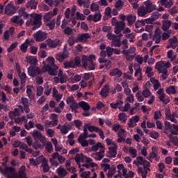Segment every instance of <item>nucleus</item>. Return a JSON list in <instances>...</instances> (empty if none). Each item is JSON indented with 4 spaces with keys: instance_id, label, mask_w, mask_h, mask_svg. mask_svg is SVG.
I'll return each mask as SVG.
<instances>
[{
    "instance_id": "ddd939ff",
    "label": "nucleus",
    "mask_w": 178,
    "mask_h": 178,
    "mask_svg": "<svg viewBox=\"0 0 178 178\" xmlns=\"http://www.w3.org/2000/svg\"><path fill=\"white\" fill-rule=\"evenodd\" d=\"M46 41L49 48H56V47H60L62 45V42L59 39H47Z\"/></svg>"
},
{
    "instance_id": "72a5a7b5",
    "label": "nucleus",
    "mask_w": 178,
    "mask_h": 178,
    "mask_svg": "<svg viewBox=\"0 0 178 178\" xmlns=\"http://www.w3.org/2000/svg\"><path fill=\"white\" fill-rule=\"evenodd\" d=\"M115 173H116V165H112L110 170L106 173V176L108 178H113L115 176Z\"/></svg>"
},
{
    "instance_id": "5fc2aeb1",
    "label": "nucleus",
    "mask_w": 178,
    "mask_h": 178,
    "mask_svg": "<svg viewBox=\"0 0 178 178\" xmlns=\"http://www.w3.org/2000/svg\"><path fill=\"white\" fill-rule=\"evenodd\" d=\"M44 94L47 97H49L51 95V92L52 91V88H49V85L48 83L44 84Z\"/></svg>"
},
{
    "instance_id": "ea45409f",
    "label": "nucleus",
    "mask_w": 178,
    "mask_h": 178,
    "mask_svg": "<svg viewBox=\"0 0 178 178\" xmlns=\"http://www.w3.org/2000/svg\"><path fill=\"white\" fill-rule=\"evenodd\" d=\"M51 118V120L50 122L51 123V126H53V127H55V126H58V115L52 113Z\"/></svg>"
},
{
    "instance_id": "4be33fe9",
    "label": "nucleus",
    "mask_w": 178,
    "mask_h": 178,
    "mask_svg": "<svg viewBox=\"0 0 178 178\" xmlns=\"http://www.w3.org/2000/svg\"><path fill=\"white\" fill-rule=\"evenodd\" d=\"M21 104L24 106V111L26 113H30V107L29 104V99L26 97L21 98Z\"/></svg>"
},
{
    "instance_id": "a19ab883",
    "label": "nucleus",
    "mask_w": 178,
    "mask_h": 178,
    "mask_svg": "<svg viewBox=\"0 0 178 178\" xmlns=\"http://www.w3.org/2000/svg\"><path fill=\"white\" fill-rule=\"evenodd\" d=\"M142 71H143V70L140 67L138 68L135 71V74H134L135 77H137L138 76H139V77L137 79L138 81H141L143 80V72H142Z\"/></svg>"
},
{
    "instance_id": "f8f14e48",
    "label": "nucleus",
    "mask_w": 178,
    "mask_h": 178,
    "mask_svg": "<svg viewBox=\"0 0 178 178\" xmlns=\"http://www.w3.org/2000/svg\"><path fill=\"white\" fill-rule=\"evenodd\" d=\"M101 19H102L101 11L96 12L94 15H89L87 17V20H88V22H95V23L100 22Z\"/></svg>"
},
{
    "instance_id": "13d9d810",
    "label": "nucleus",
    "mask_w": 178,
    "mask_h": 178,
    "mask_svg": "<svg viewBox=\"0 0 178 178\" xmlns=\"http://www.w3.org/2000/svg\"><path fill=\"white\" fill-rule=\"evenodd\" d=\"M129 152L131 158L137 157V149H136L134 147H129Z\"/></svg>"
},
{
    "instance_id": "603ef678",
    "label": "nucleus",
    "mask_w": 178,
    "mask_h": 178,
    "mask_svg": "<svg viewBox=\"0 0 178 178\" xmlns=\"http://www.w3.org/2000/svg\"><path fill=\"white\" fill-rule=\"evenodd\" d=\"M158 155V147H152V152L149 154V156L152 158V159H155Z\"/></svg>"
},
{
    "instance_id": "8fccbe9b",
    "label": "nucleus",
    "mask_w": 178,
    "mask_h": 178,
    "mask_svg": "<svg viewBox=\"0 0 178 178\" xmlns=\"http://www.w3.org/2000/svg\"><path fill=\"white\" fill-rule=\"evenodd\" d=\"M15 122L17 124H20V123H23V122H25V123H27V122H29V120H27V118H26V116L23 115L22 117H18V118H15Z\"/></svg>"
},
{
    "instance_id": "5701e85b",
    "label": "nucleus",
    "mask_w": 178,
    "mask_h": 178,
    "mask_svg": "<svg viewBox=\"0 0 178 178\" xmlns=\"http://www.w3.org/2000/svg\"><path fill=\"white\" fill-rule=\"evenodd\" d=\"M117 149L118 145L116 143H113V147H108L110 158H116V155H118V152H116Z\"/></svg>"
},
{
    "instance_id": "79ce46f5",
    "label": "nucleus",
    "mask_w": 178,
    "mask_h": 178,
    "mask_svg": "<svg viewBox=\"0 0 178 178\" xmlns=\"http://www.w3.org/2000/svg\"><path fill=\"white\" fill-rule=\"evenodd\" d=\"M19 148L21 149H24L26 152H28V154H31L33 152V149L29 148L27 145L23 142H21V145L19 146Z\"/></svg>"
},
{
    "instance_id": "4468645a",
    "label": "nucleus",
    "mask_w": 178,
    "mask_h": 178,
    "mask_svg": "<svg viewBox=\"0 0 178 178\" xmlns=\"http://www.w3.org/2000/svg\"><path fill=\"white\" fill-rule=\"evenodd\" d=\"M138 122H140V116L138 115L133 116L129 120V122L127 123L128 127L131 129H134V127H136V126H137V123H138Z\"/></svg>"
},
{
    "instance_id": "0e129e2a",
    "label": "nucleus",
    "mask_w": 178,
    "mask_h": 178,
    "mask_svg": "<svg viewBox=\"0 0 178 178\" xmlns=\"http://www.w3.org/2000/svg\"><path fill=\"white\" fill-rule=\"evenodd\" d=\"M56 20L55 19H52L48 23H46V26L49 28L50 30H54L55 29Z\"/></svg>"
},
{
    "instance_id": "393cba45",
    "label": "nucleus",
    "mask_w": 178,
    "mask_h": 178,
    "mask_svg": "<svg viewBox=\"0 0 178 178\" xmlns=\"http://www.w3.org/2000/svg\"><path fill=\"white\" fill-rule=\"evenodd\" d=\"M15 170V168L13 167H6L4 169L1 170V172L2 175L8 176L9 175H13Z\"/></svg>"
},
{
    "instance_id": "c85d7f7f",
    "label": "nucleus",
    "mask_w": 178,
    "mask_h": 178,
    "mask_svg": "<svg viewBox=\"0 0 178 178\" xmlns=\"http://www.w3.org/2000/svg\"><path fill=\"white\" fill-rule=\"evenodd\" d=\"M37 5H38V2L35 0H30L26 3V7L28 9H37Z\"/></svg>"
},
{
    "instance_id": "a211bd4d",
    "label": "nucleus",
    "mask_w": 178,
    "mask_h": 178,
    "mask_svg": "<svg viewBox=\"0 0 178 178\" xmlns=\"http://www.w3.org/2000/svg\"><path fill=\"white\" fill-rule=\"evenodd\" d=\"M92 157L95 161H102L105 157V149H102L99 152L92 154Z\"/></svg>"
},
{
    "instance_id": "f3484780",
    "label": "nucleus",
    "mask_w": 178,
    "mask_h": 178,
    "mask_svg": "<svg viewBox=\"0 0 178 178\" xmlns=\"http://www.w3.org/2000/svg\"><path fill=\"white\" fill-rule=\"evenodd\" d=\"M124 27H126V24H124V22L120 21L118 22V24L115 26L114 33L115 34H122V31L124 30Z\"/></svg>"
},
{
    "instance_id": "b1692460",
    "label": "nucleus",
    "mask_w": 178,
    "mask_h": 178,
    "mask_svg": "<svg viewBox=\"0 0 178 178\" xmlns=\"http://www.w3.org/2000/svg\"><path fill=\"white\" fill-rule=\"evenodd\" d=\"M109 75L112 77H122V76L123 75V72H122V70L115 68L111 70V72H109Z\"/></svg>"
},
{
    "instance_id": "7ed1b4c3",
    "label": "nucleus",
    "mask_w": 178,
    "mask_h": 178,
    "mask_svg": "<svg viewBox=\"0 0 178 178\" xmlns=\"http://www.w3.org/2000/svg\"><path fill=\"white\" fill-rule=\"evenodd\" d=\"M122 34H120L119 36L112 34V33L109 32L106 37L108 40H111V47H115V48H120L122 47V42L120 41V37H122Z\"/></svg>"
},
{
    "instance_id": "20e7f679",
    "label": "nucleus",
    "mask_w": 178,
    "mask_h": 178,
    "mask_svg": "<svg viewBox=\"0 0 178 178\" xmlns=\"http://www.w3.org/2000/svg\"><path fill=\"white\" fill-rule=\"evenodd\" d=\"M30 16L33 19V30H35L36 29H40L41 27V24H42V22H41L42 19V15L40 14L33 13V14H31Z\"/></svg>"
},
{
    "instance_id": "a878e982",
    "label": "nucleus",
    "mask_w": 178,
    "mask_h": 178,
    "mask_svg": "<svg viewBox=\"0 0 178 178\" xmlns=\"http://www.w3.org/2000/svg\"><path fill=\"white\" fill-rule=\"evenodd\" d=\"M136 20H137V17L134 15L130 14L127 16V24L129 26H133L136 22Z\"/></svg>"
},
{
    "instance_id": "774afa93",
    "label": "nucleus",
    "mask_w": 178,
    "mask_h": 178,
    "mask_svg": "<svg viewBox=\"0 0 178 178\" xmlns=\"http://www.w3.org/2000/svg\"><path fill=\"white\" fill-rule=\"evenodd\" d=\"M136 49L134 47H130L128 50L124 49L122 53V54H134L136 52Z\"/></svg>"
},
{
    "instance_id": "f03ea898",
    "label": "nucleus",
    "mask_w": 178,
    "mask_h": 178,
    "mask_svg": "<svg viewBox=\"0 0 178 178\" xmlns=\"http://www.w3.org/2000/svg\"><path fill=\"white\" fill-rule=\"evenodd\" d=\"M95 55L91 54L90 56H83L81 58V63L84 69H89V70H95Z\"/></svg>"
},
{
    "instance_id": "9b49d317",
    "label": "nucleus",
    "mask_w": 178,
    "mask_h": 178,
    "mask_svg": "<svg viewBox=\"0 0 178 178\" xmlns=\"http://www.w3.org/2000/svg\"><path fill=\"white\" fill-rule=\"evenodd\" d=\"M91 38V34L86 33H81L79 34L77 38L76 39V42H87L88 40Z\"/></svg>"
},
{
    "instance_id": "c03bdc74",
    "label": "nucleus",
    "mask_w": 178,
    "mask_h": 178,
    "mask_svg": "<svg viewBox=\"0 0 178 178\" xmlns=\"http://www.w3.org/2000/svg\"><path fill=\"white\" fill-rule=\"evenodd\" d=\"M78 142L81 144V147H88V140H86V138L79 136Z\"/></svg>"
},
{
    "instance_id": "39448f33",
    "label": "nucleus",
    "mask_w": 178,
    "mask_h": 178,
    "mask_svg": "<svg viewBox=\"0 0 178 178\" xmlns=\"http://www.w3.org/2000/svg\"><path fill=\"white\" fill-rule=\"evenodd\" d=\"M170 67V63H165L163 60H160L156 63L155 69L159 73H162L163 72H168V69Z\"/></svg>"
},
{
    "instance_id": "473e14b6",
    "label": "nucleus",
    "mask_w": 178,
    "mask_h": 178,
    "mask_svg": "<svg viewBox=\"0 0 178 178\" xmlns=\"http://www.w3.org/2000/svg\"><path fill=\"white\" fill-rule=\"evenodd\" d=\"M98 149H99V151H101L102 149H105V147H104V145H102V143H97L96 144H95L94 145L92 146V151L93 152H97V151H98Z\"/></svg>"
},
{
    "instance_id": "6ab92c4d",
    "label": "nucleus",
    "mask_w": 178,
    "mask_h": 178,
    "mask_svg": "<svg viewBox=\"0 0 178 178\" xmlns=\"http://www.w3.org/2000/svg\"><path fill=\"white\" fill-rule=\"evenodd\" d=\"M41 74V71L37 67H29L28 68V74L31 77H35L36 74Z\"/></svg>"
},
{
    "instance_id": "f257e3e1",
    "label": "nucleus",
    "mask_w": 178,
    "mask_h": 178,
    "mask_svg": "<svg viewBox=\"0 0 178 178\" xmlns=\"http://www.w3.org/2000/svg\"><path fill=\"white\" fill-rule=\"evenodd\" d=\"M48 65H44L42 67L43 73L48 72L50 76H57L58 75V70L59 67L55 65V58L54 57H49L47 58Z\"/></svg>"
},
{
    "instance_id": "cd10ccee",
    "label": "nucleus",
    "mask_w": 178,
    "mask_h": 178,
    "mask_svg": "<svg viewBox=\"0 0 178 178\" xmlns=\"http://www.w3.org/2000/svg\"><path fill=\"white\" fill-rule=\"evenodd\" d=\"M109 95V85H105L100 91V95L103 98H106Z\"/></svg>"
},
{
    "instance_id": "c9c22d12",
    "label": "nucleus",
    "mask_w": 178,
    "mask_h": 178,
    "mask_svg": "<svg viewBox=\"0 0 178 178\" xmlns=\"http://www.w3.org/2000/svg\"><path fill=\"white\" fill-rule=\"evenodd\" d=\"M79 173L81 178H90V175H91V172L90 171H85L84 168H79Z\"/></svg>"
},
{
    "instance_id": "e2e57ef3",
    "label": "nucleus",
    "mask_w": 178,
    "mask_h": 178,
    "mask_svg": "<svg viewBox=\"0 0 178 178\" xmlns=\"http://www.w3.org/2000/svg\"><path fill=\"white\" fill-rule=\"evenodd\" d=\"M53 15H52V13L51 12H48L47 13H46L43 19L44 20V22H50L51 19H52Z\"/></svg>"
},
{
    "instance_id": "bf43d9fd",
    "label": "nucleus",
    "mask_w": 178,
    "mask_h": 178,
    "mask_svg": "<svg viewBox=\"0 0 178 178\" xmlns=\"http://www.w3.org/2000/svg\"><path fill=\"white\" fill-rule=\"evenodd\" d=\"M119 120L122 122V123H126V120H127V115H126V113H120L118 115Z\"/></svg>"
},
{
    "instance_id": "e433bc0d",
    "label": "nucleus",
    "mask_w": 178,
    "mask_h": 178,
    "mask_svg": "<svg viewBox=\"0 0 178 178\" xmlns=\"http://www.w3.org/2000/svg\"><path fill=\"white\" fill-rule=\"evenodd\" d=\"M14 33L15 28L13 27L10 28L9 31H6L3 33L4 40H6V41H8L9 40V34H10V35H13Z\"/></svg>"
},
{
    "instance_id": "680f3d73",
    "label": "nucleus",
    "mask_w": 178,
    "mask_h": 178,
    "mask_svg": "<svg viewBox=\"0 0 178 178\" xmlns=\"http://www.w3.org/2000/svg\"><path fill=\"white\" fill-rule=\"evenodd\" d=\"M24 128L26 129V130H31V129H34V122H33V121L26 122V124H24Z\"/></svg>"
},
{
    "instance_id": "4c0bfd02",
    "label": "nucleus",
    "mask_w": 178,
    "mask_h": 178,
    "mask_svg": "<svg viewBox=\"0 0 178 178\" xmlns=\"http://www.w3.org/2000/svg\"><path fill=\"white\" fill-rule=\"evenodd\" d=\"M123 105V101L122 100H117L116 103H111L110 106L112 109H119L120 106Z\"/></svg>"
},
{
    "instance_id": "49530a36",
    "label": "nucleus",
    "mask_w": 178,
    "mask_h": 178,
    "mask_svg": "<svg viewBox=\"0 0 178 178\" xmlns=\"http://www.w3.org/2000/svg\"><path fill=\"white\" fill-rule=\"evenodd\" d=\"M58 175L60 177H65L67 175V171L62 167H60L57 169Z\"/></svg>"
},
{
    "instance_id": "6e6552de",
    "label": "nucleus",
    "mask_w": 178,
    "mask_h": 178,
    "mask_svg": "<svg viewBox=\"0 0 178 178\" xmlns=\"http://www.w3.org/2000/svg\"><path fill=\"white\" fill-rule=\"evenodd\" d=\"M88 130L90 133H98L101 140H104L105 138V134H104V131L98 127L88 125Z\"/></svg>"
},
{
    "instance_id": "2eb2a0df",
    "label": "nucleus",
    "mask_w": 178,
    "mask_h": 178,
    "mask_svg": "<svg viewBox=\"0 0 178 178\" xmlns=\"http://www.w3.org/2000/svg\"><path fill=\"white\" fill-rule=\"evenodd\" d=\"M26 95L29 99L30 102L35 101V94L33 93V86L28 85L26 86Z\"/></svg>"
},
{
    "instance_id": "1a4fd4ad",
    "label": "nucleus",
    "mask_w": 178,
    "mask_h": 178,
    "mask_svg": "<svg viewBox=\"0 0 178 178\" xmlns=\"http://www.w3.org/2000/svg\"><path fill=\"white\" fill-rule=\"evenodd\" d=\"M4 12L7 16H12L17 12V8H16L13 4L8 3L6 6Z\"/></svg>"
},
{
    "instance_id": "c756f323",
    "label": "nucleus",
    "mask_w": 178,
    "mask_h": 178,
    "mask_svg": "<svg viewBox=\"0 0 178 178\" xmlns=\"http://www.w3.org/2000/svg\"><path fill=\"white\" fill-rule=\"evenodd\" d=\"M168 42L170 43V46L172 49H176L178 45L177 38L176 36H173L172 38H170L168 40Z\"/></svg>"
},
{
    "instance_id": "4d7b16f0",
    "label": "nucleus",
    "mask_w": 178,
    "mask_h": 178,
    "mask_svg": "<svg viewBox=\"0 0 178 178\" xmlns=\"http://www.w3.org/2000/svg\"><path fill=\"white\" fill-rule=\"evenodd\" d=\"M145 26V21L144 19L137 20L135 23L136 29H140V27H143Z\"/></svg>"
},
{
    "instance_id": "f704fd0d",
    "label": "nucleus",
    "mask_w": 178,
    "mask_h": 178,
    "mask_svg": "<svg viewBox=\"0 0 178 178\" xmlns=\"http://www.w3.org/2000/svg\"><path fill=\"white\" fill-rule=\"evenodd\" d=\"M172 26V22L170 20L163 21L162 30L163 31H168Z\"/></svg>"
},
{
    "instance_id": "338daca9",
    "label": "nucleus",
    "mask_w": 178,
    "mask_h": 178,
    "mask_svg": "<svg viewBox=\"0 0 178 178\" xmlns=\"http://www.w3.org/2000/svg\"><path fill=\"white\" fill-rule=\"evenodd\" d=\"M90 10L91 12H98L99 11V6L98 4L92 3L90 5Z\"/></svg>"
},
{
    "instance_id": "9d476101",
    "label": "nucleus",
    "mask_w": 178,
    "mask_h": 178,
    "mask_svg": "<svg viewBox=\"0 0 178 178\" xmlns=\"http://www.w3.org/2000/svg\"><path fill=\"white\" fill-rule=\"evenodd\" d=\"M47 35H48V33L46 32L38 31L33 35V37L37 42H41V41H44V40H47Z\"/></svg>"
},
{
    "instance_id": "0eeeda50",
    "label": "nucleus",
    "mask_w": 178,
    "mask_h": 178,
    "mask_svg": "<svg viewBox=\"0 0 178 178\" xmlns=\"http://www.w3.org/2000/svg\"><path fill=\"white\" fill-rule=\"evenodd\" d=\"M158 98L161 102H163L164 105H168L169 102H170V98H166V94L163 92V90L162 88L159 89L157 91Z\"/></svg>"
},
{
    "instance_id": "6e6d98bb",
    "label": "nucleus",
    "mask_w": 178,
    "mask_h": 178,
    "mask_svg": "<svg viewBox=\"0 0 178 178\" xmlns=\"http://www.w3.org/2000/svg\"><path fill=\"white\" fill-rule=\"evenodd\" d=\"M165 91L169 95H170V94L175 95V94H176V87L170 86V87L166 88Z\"/></svg>"
},
{
    "instance_id": "2f4dec72",
    "label": "nucleus",
    "mask_w": 178,
    "mask_h": 178,
    "mask_svg": "<svg viewBox=\"0 0 178 178\" xmlns=\"http://www.w3.org/2000/svg\"><path fill=\"white\" fill-rule=\"evenodd\" d=\"M70 129H72V126H70V124H69V123L65 122L62 126L61 131H60L61 134H67V133H69V130H70Z\"/></svg>"
},
{
    "instance_id": "7c9ffc66",
    "label": "nucleus",
    "mask_w": 178,
    "mask_h": 178,
    "mask_svg": "<svg viewBox=\"0 0 178 178\" xmlns=\"http://www.w3.org/2000/svg\"><path fill=\"white\" fill-rule=\"evenodd\" d=\"M74 159L79 168H81V165H80V162H84V155L83 154H76Z\"/></svg>"
},
{
    "instance_id": "423d86ee",
    "label": "nucleus",
    "mask_w": 178,
    "mask_h": 178,
    "mask_svg": "<svg viewBox=\"0 0 178 178\" xmlns=\"http://www.w3.org/2000/svg\"><path fill=\"white\" fill-rule=\"evenodd\" d=\"M31 134L34 140H39L42 144L47 143V139L45 138V136H42L41 131L33 130L32 132H31Z\"/></svg>"
},
{
    "instance_id": "052dcab7",
    "label": "nucleus",
    "mask_w": 178,
    "mask_h": 178,
    "mask_svg": "<svg viewBox=\"0 0 178 178\" xmlns=\"http://www.w3.org/2000/svg\"><path fill=\"white\" fill-rule=\"evenodd\" d=\"M129 108H130V104L127 102L125 104L124 106H121L119 107V110L121 112H127V111H129Z\"/></svg>"
},
{
    "instance_id": "3c124183",
    "label": "nucleus",
    "mask_w": 178,
    "mask_h": 178,
    "mask_svg": "<svg viewBox=\"0 0 178 178\" xmlns=\"http://www.w3.org/2000/svg\"><path fill=\"white\" fill-rule=\"evenodd\" d=\"M45 149L46 151L49 153L51 154V152H54V146L52 145V143L51 142H47L45 145Z\"/></svg>"
},
{
    "instance_id": "a18cd8bd",
    "label": "nucleus",
    "mask_w": 178,
    "mask_h": 178,
    "mask_svg": "<svg viewBox=\"0 0 178 178\" xmlns=\"http://www.w3.org/2000/svg\"><path fill=\"white\" fill-rule=\"evenodd\" d=\"M26 62L27 63H30L31 65H35L38 60L34 56H26Z\"/></svg>"
},
{
    "instance_id": "dca6fc26",
    "label": "nucleus",
    "mask_w": 178,
    "mask_h": 178,
    "mask_svg": "<svg viewBox=\"0 0 178 178\" xmlns=\"http://www.w3.org/2000/svg\"><path fill=\"white\" fill-rule=\"evenodd\" d=\"M145 8L148 13L154 12L156 9V5L153 4L150 0L144 2Z\"/></svg>"
},
{
    "instance_id": "de8ad7c7",
    "label": "nucleus",
    "mask_w": 178,
    "mask_h": 178,
    "mask_svg": "<svg viewBox=\"0 0 178 178\" xmlns=\"http://www.w3.org/2000/svg\"><path fill=\"white\" fill-rule=\"evenodd\" d=\"M174 135H168V138L173 145L178 147V138L177 136H173Z\"/></svg>"
},
{
    "instance_id": "09e8293b",
    "label": "nucleus",
    "mask_w": 178,
    "mask_h": 178,
    "mask_svg": "<svg viewBox=\"0 0 178 178\" xmlns=\"http://www.w3.org/2000/svg\"><path fill=\"white\" fill-rule=\"evenodd\" d=\"M162 39V36L161 35V33H155V34L153 35V41H154L155 44H159L161 42V40Z\"/></svg>"
},
{
    "instance_id": "864d4df0",
    "label": "nucleus",
    "mask_w": 178,
    "mask_h": 178,
    "mask_svg": "<svg viewBox=\"0 0 178 178\" xmlns=\"http://www.w3.org/2000/svg\"><path fill=\"white\" fill-rule=\"evenodd\" d=\"M18 76L21 80V84H25L26 81L27 80V75H26L25 72H20L18 74Z\"/></svg>"
},
{
    "instance_id": "37998d69",
    "label": "nucleus",
    "mask_w": 178,
    "mask_h": 178,
    "mask_svg": "<svg viewBox=\"0 0 178 178\" xmlns=\"http://www.w3.org/2000/svg\"><path fill=\"white\" fill-rule=\"evenodd\" d=\"M88 126H90V124H85L83 127V134H81L79 137H81L82 138H88V131L87 130Z\"/></svg>"
},
{
    "instance_id": "58836bf2",
    "label": "nucleus",
    "mask_w": 178,
    "mask_h": 178,
    "mask_svg": "<svg viewBox=\"0 0 178 178\" xmlns=\"http://www.w3.org/2000/svg\"><path fill=\"white\" fill-rule=\"evenodd\" d=\"M79 105L80 106V108H82V109H83V111H90V104H88V103L84 102V101H81L79 103Z\"/></svg>"
},
{
    "instance_id": "bb28decb",
    "label": "nucleus",
    "mask_w": 178,
    "mask_h": 178,
    "mask_svg": "<svg viewBox=\"0 0 178 178\" xmlns=\"http://www.w3.org/2000/svg\"><path fill=\"white\" fill-rule=\"evenodd\" d=\"M137 13L139 17H144L146 15H147L148 11H147L145 6H142L138 8Z\"/></svg>"
},
{
    "instance_id": "69168bd1",
    "label": "nucleus",
    "mask_w": 178,
    "mask_h": 178,
    "mask_svg": "<svg viewBox=\"0 0 178 178\" xmlns=\"http://www.w3.org/2000/svg\"><path fill=\"white\" fill-rule=\"evenodd\" d=\"M173 130H171L170 135L177 136L178 134V125L173 124L172 125Z\"/></svg>"
},
{
    "instance_id": "aec40b11",
    "label": "nucleus",
    "mask_w": 178,
    "mask_h": 178,
    "mask_svg": "<svg viewBox=\"0 0 178 178\" xmlns=\"http://www.w3.org/2000/svg\"><path fill=\"white\" fill-rule=\"evenodd\" d=\"M10 22L17 26H23L24 24V20L19 15L13 16L10 19Z\"/></svg>"
},
{
    "instance_id": "412c9836",
    "label": "nucleus",
    "mask_w": 178,
    "mask_h": 178,
    "mask_svg": "<svg viewBox=\"0 0 178 178\" xmlns=\"http://www.w3.org/2000/svg\"><path fill=\"white\" fill-rule=\"evenodd\" d=\"M15 173V178H27L26 176V166L22 165L17 172Z\"/></svg>"
}]
</instances>
